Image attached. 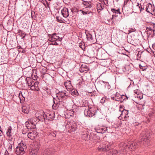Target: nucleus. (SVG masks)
<instances>
[{"label": "nucleus", "mask_w": 155, "mask_h": 155, "mask_svg": "<svg viewBox=\"0 0 155 155\" xmlns=\"http://www.w3.org/2000/svg\"><path fill=\"white\" fill-rule=\"evenodd\" d=\"M52 131H51V132H49L48 134V135L50 136H52Z\"/></svg>", "instance_id": "680f3d73"}, {"label": "nucleus", "mask_w": 155, "mask_h": 155, "mask_svg": "<svg viewBox=\"0 0 155 155\" xmlns=\"http://www.w3.org/2000/svg\"><path fill=\"white\" fill-rule=\"evenodd\" d=\"M38 150V149L30 150L29 151V155H37Z\"/></svg>", "instance_id": "b1692460"}, {"label": "nucleus", "mask_w": 155, "mask_h": 155, "mask_svg": "<svg viewBox=\"0 0 155 155\" xmlns=\"http://www.w3.org/2000/svg\"><path fill=\"white\" fill-rule=\"evenodd\" d=\"M82 138L85 140H90V136L85 132L84 134H82Z\"/></svg>", "instance_id": "a878e982"}, {"label": "nucleus", "mask_w": 155, "mask_h": 155, "mask_svg": "<svg viewBox=\"0 0 155 155\" xmlns=\"http://www.w3.org/2000/svg\"><path fill=\"white\" fill-rule=\"evenodd\" d=\"M24 150V148L19 146L18 145L17 147H16V150L15 152L16 154L17 155H22L25 152Z\"/></svg>", "instance_id": "4468645a"}, {"label": "nucleus", "mask_w": 155, "mask_h": 155, "mask_svg": "<svg viewBox=\"0 0 155 155\" xmlns=\"http://www.w3.org/2000/svg\"><path fill=\"white\" fill-rule=\"evenodd\" d=\"M92 11L93 9H88L83 8V9L77 10V12H78L79 11L81 12L82 14L84 15H86L91 13V16L92 17V15L94 13V12H92Z\"/></svg>", "instance_id": "1a4fd4ad"}, {"label": "nucleus", "mask_w": 155, "mask_h": 155, "mask_svg": "<svg viewBox=\"0 0 155 155\" xmlns=\"http://www.w3.org/2000/svg\"><path fill=\"white\" fill-rule=\"evenodd\" d=\"M22 51H21V50H18V51H20L23 53H24L25 52V51L23 48L22 49Z\"/></svg>", "instance_id": "4d7b16f0"}, {"label": "nucleus", "mask_w": 155, "mask_h": 155, "mask_svg": "<svg viewBox=\"0 0 155 155\" xmlns=\"http://www.w3.org/2000/svg\"><path fill=\"white\" fill-rule=\"evenodd\" d=\"M54 112L51 111L47 114H45V119L48 120H52L54 119Z\"/></svg>", "instance_id": "9b49d317"}, {"label": "nucleus", "mask_w": 155, "mask_h": 155, "mask_svg": "<svg viewBox=\"0 0 155 155\" xmlns=\"http://www.w3.org/2000/svg\"><path fill=\"white\" fill-rule=\"evenodd\" d=\"M82 4L85 6V9H91L93 4L90 1H83Z\"/></svg>", "instance_id": "2eb2a0df"}, {"label": "nucleus", "mask_w": 155, "mask_h": 155, "mask_svg": "<svg viewBox=\"0 0 155 155\" xmlns=\"http://www.w3.org/2000/svg\"><path fill=\"white\" fill-rule=\"evenodd\" d=\"M38 84L39 82H34V83H33V84L31 87V90L35 91H38L39 89V88H38Z\"/></svg>", "instance_id": "a211bd4d"}, {"label": "nucleus", "mask_w": 155, "mask_h": 155, "mask_svg": "<svg viewBox=\"0 0 155 155\" xmlns=\"http://www.w3.org/2000/svg\"><path fill=\"white\" fill-rule=\"evenodd\" d=\"M136 6L137 7H138L140 9V12L142 11L143 10H144L145 8V6L144 5L143 3V5H142L141 4L140 5H139V4L137 3V5Z\"/></svg>", "instance_id": "c85d7f7f"}, {"label": "nucleus", "mask_w": 155, "mask_h": 155, "mask_svg": "<svg viewBox=\"0 0 155 155\" xmlns=\"http://www.w3.org/2000/svg\"><path fill=\"white\" fill-rule=\"evenodd\" d=\"M104 84H105V85H108L109 84V83L108 82H104Z\"/></svg>", "instance_id": "0e129e2a"}, {"label": "nucleus", "mask_w": 155, "mask_h": 155, "mask_svg": "<svg viewBox=\"0 0 155 155\" xmlns=\"http://www.w3.org/2000/svg\"><path fill=\"white\" fill-rule=\"evenodd\" d=\"M18 33L21 36H23L24 35H26L25 32H24L23 31L21 30L18 31Z\"/></svg>", "instance_id": "79ce46f5"}, {"label": "nucleus", "mask_w": 155, "mask_h": 155, "mask_svg": "<svg viewBox=\"0 0 155 155\" xmlns=\"http://www.w3.org/2000/svg\"><path fill=\"white\" fill-rule=\"evenodd\" d=\"M25 81L26 84L29 87H31L33 83H34V81H33L32 79L29 77L26 78Z\"/></svg>", "instance_id": "412c9836"}, {"label": "nucleus", "mask_w": 155, "mask_h": 155, "mask_svg": "<svg viewBox=\"0 0 155 155\" xmlns=\"http://www.w3.org/2000/svg\"><path fill=\"white\" fill-rule=\"evenodd\" d=\"M60 96V95H59V92L58 93L56 94V97H55V98H59V99L60 100V97H59Z\"/></svg>", "instance_id": "3c124183"}, {"label": "nucleus", "mask_w": 155, "mask_h": 155, "mask_svg": "<svg viewBox=\"0 0 155 155\" xmlns=\"http://www.w3.org/2000/svg\"><path fill=\"white\" fill-rule=\"evenodd\" d=\"M17 47L18 49L19 50H20L21 49H22L23 48H22V47L20 45L18 46Z\"/></svg>", "instance_id": "13d9d810"}, {"label": "nucleus", "mask_w": 155, "mask_h": 155, "mask_svg": "<svg viewBox=\"0 0 155 155\" xmlns=\"http://www.w3.org/2000/svg\"><path fill=\"white\" fill-rule=\"evenodd\" d=\"M18 145L19 146H21V147L24 148V149L26 148L25 144L22 141H21V143H19Z\"/></svg>", "instance_id": "72a5a7b5"}, {"label": "nucleus", "mask_w": 155, "mask_h": 155, "mask_svg": "<svg viewBox=\"0 0 155 155\" xmlns=\"http://www.w3.org/2000/svg\"><path fill=\"white\" fill-rule=\"evenodd\" d=\"M121 112L122 113L120 114V117H121L122 118H124V116H125L126 115L125 113L123 114V112L122 111Z\"/></svg>", "instance_id": "603ef678"}, {"label": "nucleus", "mask_w": 155, "mask_h": 155, "mask_svg": "<svg viewBox=\"0 0 155 155\" xmlns=\"http://www.w3.org/2000/svg\"><path fill=\"white\" fill-rule=\"evenodd\" d=\"M58 34L55 33L52 34H48L49 38L48 40L52 43L50 45H58L59 44L57 43L58 41H61L62 40V38H60L58 36Z\"/></svg>", "instance_id": "f03ea898"}, {"label": "nucleus", "mask_w": 155, "mask_h": 155, "mask_svg": "<svg viewBox=\"0 0 155 155\" xmlns=\"http://www.w3.org/2000/svg\"><path fill=\"white\" fill-rule=\"evenodd\" d=\"M71 94L73 96H75V97L79 95V93L78 91L76 90H72L71 91Z\"/></svg>", "instance_id": "7c9ffc66"}, {"label": "nucleus", "mask_w": 155, "mask_h": 155, "mask_svg": "<svg viewBox=\"0 0 155 155\" xmlns=\"http://www.w3.org/2000/svg\"><path fill=\"white\" fill-rule=\"evenodd\" d=\"M45 114L44 111L41 110L37 112L35 114V116L39 121L43 122L45 119Z\"/></svg>", "instance_id": "0eeeda50"}, {"label": "nucleus", "mask_w": 155, "mask_h": 155, "mask_svg": "<svg viewBox=\"0 0 155 155\" xmlns=\"http://www.w3.org/2000/svg\"><path fill=\"white\" fill-rule=\"evenodd\" d=\"M65 130L69 133L75 132L77 129V124L73 120L68 121L65 125Z\"/></svg>", "instance_id": "20e7f679"}, {"label": "nucleus", "mask_w": 155, "mask_h": 155, "mask_svg": "<svg viewBox=\"0 0 155 155\" xmlns=\"http://www.w3.org/2000/svg\"><path fill=\"white\" fill-rule=\"evenodd\" d=\"M85 104L86 105H84V106H83V104L82 105L83 107H86L87 108H85L84 111L85 116L89 117H92L94 116L97 112L96 109L94 107L88 106V104L86 103Z\"/></svg>", "instance_id": "7ed1b4c3"}, {"label": "nucleus", "mask_w": 155, "mask_h": 155, "mask_svg": "<svg viewBox=\"0 0 155 155\" xmlns=\"http://www.w3.org/2000/svg\"><path fill=\"white\" fill-rule=\"evenodd\" d=\"M112 148L111 145L109 143L100 145L97 148L98 150L100 151H107Z\"/></svg>", "instance_id": "423d86ee"}, {"label": "nucleus", "mask_w": 155, "mask_h": 155, "mask_svg": "<svg viewBox=\"0 0 155 155\" xmlns=\"http://www.w3.org/2000/svg\"><path fill=\"white\" fill-rule=\"evenodd\" d=\"M150 131H143L140 134V140L138 142L141 147H147L149 143L150 137Z\"/></svg>", "instance_id": "f257e3e1"}, {"label": "nucleus", "mask_w": 155, "mask_h": 155, "mask_svg": "<svg viewBox=\"0 0 155 155\" xmlns=\"http://www.w3.org/2000/svg\"><path fill=\"white\" fill-rule=\"evenodd\" d=\"M34 124V122L30 120L29 122L28 121H26L25 123L27 129L28 130L34 129L35 126Z\"/></svg>", "instance_id": "f8f14e48"}, {"label": "nucleus", "mask_w": 155, "mask_h": 155, "mask_svg": "<svg viewBox=\"0 0 155 155\" xmlns=\"http://www.w3.org/2000/svg\"><path fill=\"white\" fill-rule=\"evenodd\" d=\"M89 70L88 67L85 64L81 65L80 69V71L81 73H86Z\"/></svg>", "instance_id": "dca6fc26"}, {"label": "nucleus", "mask_w": 155, "mask_h": 155, "mask_svg": "<svg viewBox=\"0 0 155 155\" xmlns=\"http://www.w3.org/2000/svg\"><path fill=\"white\" fill-rule=\"evenodd\" d=\"M11 130L12 127L11 126H9L7 131L6 134L7 136L9 137L10 138H11V139H12Z\"/></svg>", "instance_id": "cd10ccee"}, {"label": "nucleus", "mask_w": 155, "mask_h": 155, "mask_svg": "<svg viewBox=\"0 0 155 155\" xmlns=\"http://www.w3.org/2000/svg\"><path fill=\"white\" fill-rule=\"evenodd\" d=\"M3 134V133L2 131V130H0V136H2Z\"/></svg>", "instance_id": "e2e57ef3"}, {"label": "nucleus", "mask_w": 155, "mask_h": 155, "mask_svg": "<svg viewBox=\"0 0 155 155\" xmlns=\"http://www.w3.org/2000/svg\"><path fill=\"white\" fill-rule=\"evenodd\" d=\"M140 68L141 69H142L143 71H144L146 69L145 67H143L140 65Z\"/></svg>", "instance_id": "864d4df0"}, {"label": "nucleus", "mask_w": 155, "mask_h": 155, "mask_svg": "<svg viewBox=\"0 0 155 155\" xmlns=\"http://www.w3.org/2000/svg\"><path fill=\"white\" fill-rule=\"evenodd\" d=\"M31 15L32 19L34 20H35L36 19V16H35V12L33 11L31 12Z\"/></svg>", "instance_id": "4c0bfd02"}, {"label": "nucleus", "mask_w": 155, "mask_h": 155, "mask_svg": "<svg viewBox=\"0 0 155 155\" xmlns=\"http://www.w3.org/2000/svg\"><path fill=\"white\" fill-rule=\"evenodd\" d=\"M121 97V95L117 92H116L115 94L112 95L111 96V97L112 100L117 101H120Z\"/></svg>", "instance_id": "ddd939ff"}, {"label": "nucleus", "mask_w": 155, "mask_h": 155, "mask_svg": "<svg viewBox=\"0 0 155 155\" xmlns=\"http://www.w3.org/2000/svg\"><path fill=\"white\" fill-rule=\"evenodd\" d=\"M151 27L152 29L153 30V35H154V31H155V23H153L150 24Z\"/></svg>", "instance_id": "c9c22d12"}, {"label": "nucleus", "mask_w": 155, "mask_h": 155, "mask_svg": "<svg viewBox=\"0 0 155 155\" xmlns=\"http://www.w3.org/2000/svg\"><path fill=\"white\" fill-rule=\"evenodd\" d=\"M36 133L37 132L35 131L29 132L28 134V137L29 138L33 139L35 137L37 136L38 134H36Z\"/></svg>", "instance_id": "aec40b11"}, {"label": "nucleus", "mask_w": 155, "mask_h": 155, "mask_svg": "<svg viewBox=\"0 0 155 155\" xmlns=\"http://www.w3.org/2000/svg\"><path fill=\"white\" fill-rule=\"evenodd\" d=\"M145 9V10L147 12L151 13L152 15L154 14V12L155 11V7L154 5L153 6L151 3H148Z\"/></svg>", "instance_id": "6e6552de"}, {"label": "nucleus", "mask_w": 155, "mask_h": 155, "mask_svg": "<svg viewBox=\"0 0 155 155\" xmlns=\"http://www.w3.org/2000/svg\"><path fill=\"white\" fill-rule=\"evenodd\" d=\"M53 99L54 104L52 106V108L53 109L56 110L59 107L60 101L59 98H54L53 97Z\"/></svg>", "instance_id": "9d476101"}, {"label": "nucleus", "mask_w": 155, "mask_h": 155, "mask_svg": "<svg viewBox=\"0 0 155 155\" xmlns=\"http://www.w3.org/2000/svg\"><path fill=\"white\" fill-rule=\"evenodd\" d=\"M19 97L20 99L21 103H23V102L25 100V97Z\"/></svg>", "instance_id": "c03bdc74"}, {"label": "nucleus", "mask_w": 155, "mask_h": 155, "mask_svg": "<svg viewBox=\"0 0 155 155\" xmlns=\"http://www.w3.org/2000/svg\"><path fill=\"white\" fill-rule=\"evenodd\" d=\"M82 83L81 82H79L78 84H77V86L78 87L80 88L81 87Z\"/></svg>", "instance_id": "8fccbe9b"}, {"label": "nucleus", "mask_w": 155, "mask_h": 155, "mask_svg": "<svg viewBox=\"0 0 155 155\" xmlns=\"http://www.w3.org/2000/svg\"><path fill=\"white\" fill-rule=\"evenodd\" d=\"M43 4L45 6V8H47L48 7L49 8H50L49 4L48 2L45 0V2L44 3H43Z\"/></svg>", "instance_id": "ea45409f"}, {"label": "nucleus", "mask_w": 155, "mask_h": 155, "mask_svg": "<svg viewBox=\"0 0 155 155\" xmlns=\"http://www.w3.org/2000/svg\"><path fill=\"white\" fill-rule=\"evenodd\" d=\"M152 48L153 50V51H155V43L153 44L152 45Z\"/></svg>", "instance_id": "6e6d98bb"}, {"label": "nucleus", "mask_w": 155, "mask_h": 155, "mask_svg": "<svg viewBox=\"0 0 155 155\" xmlns=\"http://www.w3.org/2000/svg\"><path fill=\"white\" fill-rule=\"evenodd\" d=\"M58 133V131H52V136L53 137H56Z\"/></svg>", "instance_id": "37998d69"}, {"label": "nucleus", "mask_w": 155, "mask_h": 155, "mask_svg": "<svg viewBox=\"0 0 155 155\" xmlns=\"http://www.w3.org/2000/svg\"><path fill=\"white\" fill-rule=\"evenodd\" d=\"M152 51L153 52L154 55L155 56V51H153V50H152Z\"/></svg>", "instance_id": "774afa93"}, {"label": "nucleus", "mask_w": 155, "mask_h": 155, "mask_svg": "<svg viewBox=\"0 0 155 155\" xmlns=\"http://www.w3.org/2000/svg\"><path fill=\"white\" fill-rule=\"evenodd\" d=\"M18 97H24L23 95H22V92H21V91H20L19 93V96H18Z\"/></svg>", "instance_id": "5fc2aeb1"}, {"label": "nucleus", "mask_w": 155, "mask_h": 155, "mask_svg": "<svg viewBox=\"0 0 155 155\" xmlns=\"http://www.w3.org/2000/svg\"><path fill=\"white\" fill-rule=\"evenodd\" d=\"M102 1L104 2V3L105 5L106 6L108 5V0H101Z\"/></svg>", "instance_id": "09e8293b"}, {"label": "nucleus", "mask_w": 155, "mask_h": 155, "mask_svg": "<svg viewBox=\"0 0 155 155\" xmlns=\"http://www.w3.org/2000/svg\"><path fill=\"white\" fill-rule=\"evenodd\" d=\"M22 133L24 134H26V132L24 130H23L22 131Z\"/></svg>", "instance_id": "69168bd1"}, {"label": "nucleus", "mask_w": 155, "mask_h": 155, "mask_svg": "<svg viewBox=\"0 0 155 155\" xmlns=\"http://www.w3.org/2000/svg\"><path fill=\"white\" fill-rule=\"evenodd\" d=\"M146 30L147 31V32H149V31H153V30L152 29L151 27V26L147 27Z\"/></svg>", "instance_id": "a18cd8bd"}, {"label": "nucleus", "mask_w": 155, "mask_h": 155, "mask_svg": "<svg viewBox=\"0 0 155 155\" xmlns=\"http://www.w3.org/2000/svg\"><path fill=\"white\" fill-rule=\"evenodd\" d=\"M136 29H133L132 28L130 30H129V32L130 33H131V32H132L133 31H136Z\"/></svg>", "instance_id": "bf43d9fd"}, {"label": "nucleus", "mask_w": 155, "mask_h": 155, "mask_svg": "<svg viewBox=\"0 0 155 155\" xmlns=\"http://www.w3.org/2000/svg\"><path fill=\"white\" fill-rule=\"evenodd\" d=\"M87 38V39L89 40L92 41L93 40L92 35L88 33L86 34Z\"/></svg>", "instance_id": "473e14b6"}, {"label": "nucleus", "mask_w": 155, "mask_h": 155, "mask_svg": "<svg viewBox=\"0 0 155 155\" xmlns=\"http://www.w3.org/2000/svg\"><path fill=\"white\" fill-rule=\"evenodd\" d=\"M104 83V81L102 80L99 81L97 83V86L98 87H101Z\"/></svg>", "instance_id": "f704fd0d"}, {"label": "nucleus", "mask_w": 155, "mask_h": 155, "mask_svg": "<svg viewBox=\"0 0 155 155\" xmlns=\"http://www.w3.org/2000/svg\"><path fill=\"white\" fill-rule=\"evenodd\" d=\"M96 138V136H94L92 137V138H91V141H92L94 143L96 142H97Z\"/></svg>", "instance_id": "58836bf2"}, {"label": "nucleus", "mask_w": 155, "mask_h": 155, "mask_svg": "<svg viewBox=\"0 0 155 155\" xmlns=\"http://www.w3.org/2000/svg\"><path fill=\"white\" fill-rule=\"evenodd\" d=\"M107 130V127H103L100 128L99 129H97V133L103 134Z\"/></svg>", "instance_id": "4be33fe9"}, {"label": "nucleus", "mask_w": 155, "mask_h": 155, "mask_svg": "<svg viewBox=\"0 0 155 155\" xmlns=\"http://www.w3.org/2000/svg\"><path fill=\"white\" fill-rule=\"evenodd\" d=\"M122 111L123 112V114L125 113V115L128 114V110L124 109Z\"/></svg>", "instance_id": "de8ad7c7"}, {"label": "nucleus", "mask_w": 155, "mask_h": 155, "mask_svg": "<svg viewBox=\"0 0 155 155\" xmlns=\"http://www.w3.org/2000/svg\"><path fill=\"white\" fill-rule=\"evenodd\" d=\"M22 111L23 112L26 114H28L29 112L28 110L26 109V108L25 107H24L22 108Z\"/></svg>", "instance_id": "e433bc0d"}, {"label": "nucleus", "mask_w": 155, "mask_h": 155, "mask_svg": "<svg viewBox=\"0 0 155 155\" xmlns=\"http://www.w3.org/2000/svg\"><path fill=\"white\" fill-rule=\"evenodd\" d=\"M117 151L116 150H113L112 151L109 152L107 155H117Z\"/></svg>", "instance_id": "c756f323"}, {"label": "nucleus", "mask_w": 155, "mask_h": 155, "mask_svg": "<svg viewBox=\"0 0 155 155\" xmlns=\"http://www.w3.org/2000/svg\"><path fill=\"white\" fill-rule=\"evenodd\" d=\"M138 144L135 142L133 141H129L127 143H125L123 145V147L125 151V149H128L130 150H134L137 148Z\"/></svg>", "instance_id": "39448f33"}, {"label": "nucleus", "mask_w": 155, "mask_h": 155, "mask_svg": "<svg viewBox=\"0 0 155 155\" xmlns=\"http://www.w3.org/2000/svg\"><path fill=\"white\" fill-rule=\"evenodd\" d=\"M125 98H126V100H127L128 98V97L126 95H125Z\"/></svg>", "instance_id": "338daca9"}, {"label": "nucleus", "mask_w": 155, "mask_h": 155, "mask_svg": "<svg viewBox=\"0 0 155 155\" xmlns=\"http://www.w3.org/2000/svg\"><path fill=\"white\" fill-rule=\"evenodd\" d=\"M96 5L97 11L98 13H99L104 8V6L103 5L100 3L97 4Z\"/></svg>", "instance_id": "393cba45"}, {"label": "nucleus", "mask_w": 155, "mask_h": 155, "mask_svg": "<svg viewBox=\"0 0 155 155\" xmlns=\"http://www.w3.org/2000/svg\"><path fill=\"white\" fill-rule=\"evenodd\" d=\"M124 120H128L129 118V116L128 114H126L124 116Z\"/></svg>", "instance_id": "49530a36"}, {"label": "nucleus", "mask_w": 155, "mask_h": 155, "mask_svg": "<svg viewBox=\"0 0 155 155\" xmlns=\"http://www.w3.org/2000/svg\"><path fill=\"white\" fill-rule=\"evenodd\" d=\"M53 152L52 150L50 148L45 149L41 155H53Z\"/></svg>", "instance_id": "6ab92c4d"}, {"label": "nucleus", "mask_w": 155, "mask_h": 155, "mask_svg": "<svg viewBox=\"0 0 155 155\" xmlns=\"http://www.w3.org/2000/svg\"><path fill=\"white\" fill-rule=\"evenodd\" d=\"M111 11L114 13H119L120 14L121 13L120 11V9L118 8L117 9H115L114 8H111Z\"/></svg>", "instance_id": "2f4dec72"}, {"label": "nucleus", "mask_w": 155, "mask_h": 155, "mask_svg": "<svg viewBox=\"0 0 155 155\" xmlns=\"http://www.w3.org/2000/svg\"><path fill=\"white\" fill-rule=\"evenodd\" d=\"M120 102H123L124 101H126V98L125 96V95H121V97H120Z\"/></svg>", "instance_id": "a19ab883"}, {"label": "nucleus", "mask_w": 155, "mask_h": 155, "mask_svg": "<svg viewBox=\"0 0 155 155\" xmlns=\"http://www.w3.org/2000/svg\"><path fill=\"white\" fill-rule=\"evenodd\" d=\"M59 95L63 100H65L68 98V95L66 94V93L63 91L59 92Z\"/></svg>", "instance_id": "5701e85b"}, {"label": "nucleus", "mask_w": 155, "mask_h": 155, "mask_svg": "<svg viewBox=\"0 0 155 155\" xmlns=\"http://www.w3.org/2000/svg\"><path fill=\"white\" fill-rule=\"evenodd\" d=\"M61 12L62 15L65 18H67L69 16V12L68 9L65 7L64 8L61 10Z\"/></svg>", "instance_id": "f3484780"}, {"label": "nucleus", "mask_w": 155, "mask_h": 155, "mask_svg": "<svg viewBox=\"0 0 155 155\" xmlns=\"http://www.w3.org/2000/svg\"><path fill=\"white\" fill-rule=\"evenodd\" d=\"M5 155H9V153L6 150L5 152Z\"/></svg>", "instance_id": "052dcab7"}, {"label": "nucleus", "mask_w": 155, "mask_h": 155, "mask_svg": "<svg viewBox=\"0 0 155 155\" xmlns=\"http://www.w3.org/2000/svg\"><path fill=\"white\" fill-rule=\"evenodd\" d=\"M56 18L57 21L60 23H66L67 22L66 21L63 19L60 16H57Z\"/></svg>", "instance_id": "bb28decb"}]
</instances>
